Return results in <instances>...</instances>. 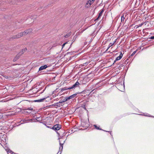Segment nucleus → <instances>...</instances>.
I'll list each match as a JSON object with an SVG mask.
<instances>
[{"mask_svg": "<svg viewBox=\"0 0 154 154\" xmlns=\"http://www.w3.org/2000/svg\"><path fill=\"white\" fill-rule=\"evenodd\" d=\"M116 61H115V60L114 61V63L116 62Z\"/></svg>", "mask_w": 154, "mask_h": 154, "instance_id": "obj_28", "label": "nucleus"}, {"mask_svg": "<svg viewBox=\"0 0 154 154\" xmlns=\"http://www.w3.org/2000/svg\"><path fill=\"white\" fill-rule=\"evenodd\" d=\"M144 116H146L154 117V116H150V115L149 114H148V115H144Z\"/></svg>", "mask_w": 154, "mask_h": 154, "instance_id": "obj_21", "label": "nucleus"}, {"mask_svg": "<svg viewBox=\"0 0 154 154\" xmlns=\"http://www.w3.org/2000/svg\"><path fill=\"white\" fill-rule=\"evenodd\" d=\"M66 43H67V42H66V43H64V44L63 45H62V48H63V47H64V46H65V45L66 44Z\"/></svg>", "mask_w": 154, "mask_h": 154, "instance_id": "obj_24", "label": "nucleus"}, {"mask_svg": "<svg viewBox=\"0 0 154 154\" xmlns=\"http://www.w3.org/2000/svg\"><path fill=\"white\" fill-rule=\"evenodd\" d=\"M92 4L90 3V2H89L88 3V1L86 3V7H87V8L90 7L91 5Z\"/></svg>", "mask_w": 154, "mask_h": 154, "instance_id": "obj_9", "label": "nucleus"}, {"mask_svg": "<svg viewBox=\"0 0 154 154\" xmlns=\"http://www.w3.org/2000/svg\"><path fill=\"white\" fill-rule=\"evenodd\" d=\"M48 67L46 65H45L40 67L39 68V70L41 71L46 69Z\"/></svg>", "mask_w": 154, "mask_h": 154, "instance_id": "obj_6", "label": "nucleus"}, {"mask_svg": "<svg viewBox=\"0 0 154 154\" xmlns=\"http://www.w3.org/2000/svg\"><path fill=\"white\" fill-rule=\"evenodd\" d=\"M32 31V29H29L26 30L24 32H21L17 34V35L15 37H14V38H18L22 36L23 35H26V34H27L29 33L30 32H31Z\"/></svg>", "mask_w": 154, "mask_h": 154, "instance_id": "obj_1", "label": "nucleus"}, {"mask_svg": "<svg viewBox=\"0 0 154 154\" xmlns=\"http://www.w3.org/2000/svg\"><path fill=\"white\" fill-rule=\"evenodd\" d=\"M70 35V33H68L65 36V38H67V37H69Z\"/></svg>", "mask_w": 154, "mask_h": 154, "instance_id": "obj_16", "label": "nucleus"}, {"mask_svg": "<svg viewBox=\"0 0 154 154\" xmlns=\"http://www.w3.org/2000/svg\"><path fill=\"white\" fill-rule=\"evenodd\" d=\"M122 53H121L119 56L116 58L115 61H117L121 59L122 57Z\"/></svg>", "mask_w": 154, "mask_h": 154, "instance_id": "obj_7", "label": "nucleus"}, {"mask_svg": "<svg viewBox=\"0 0 154 154\" xmlns=\"http://www.w3.org/2000/svg\"><path fill=\"white\" fill-rule=\"evenodd\" d=\"M89 63L88 62H86L84 63H83V66H86L87 65H88V64Z\"/></svg>", "mask_w": 154, "mask_h": 154, "instance_id": "obj_22", "label": "nucleus"}, {"mask_svg": "<svg viewBox=\"0 0 154 154\" xmlns=\"http://www.w3.org/2000/svg\"><path fill=\"white\" fill-rule=\"evenodd\" d=\"M20 53H19L16 56V57L14 58V61H16L19 58V57L21 55V54H20Z\"/></svg>", "mask_w": 154, "mask_h": 154, "instance_id": "obj_8", "label": "nucleus"}, {"mask_svg": "<svg viewBox=\"0 0 154 154\" xmlns=\"http://www.w3.org/2000/svg\"><path fill=\"white\" fill-rule=\"evenodd\" d=\"M150 38H151V39H154V36H151V37H150Z\"/></svg>", "mask_w": 154, "mask_h": 154, "instance_id": "obj_26", "label": "nucleus"}, {"mask_svg": "<svg viewBox=\"0 0 154 154\" xmlns=\"http://www.w3.org/2000/svg\"><path fill=\"white\" fill-rule=\"evenodd\" d=\"M27 50V49L26 48H24V49H23L22 51L21 52H20V54H21V55L23 53V51H26Z\"/></svg>", "mask_w": 154, "mask_h": 154, "instance_id": "obj_13", "label": "nucleus"}, {"mask_svg": "<svg viewBox=\"0 0 154 154\" xmlns=\"http://www.w3.org/2000/svg\"><path fill=\"white\" fill-rule=\"evenodd\" d=\"M82 107L83 108H84L85 109H86L85 105L83 104L82 106Z\"/></svg>", "mask_w": 154, "mask_h": 154, "instance_id": "obj_23", "label": "nucleus"}, {"mask_svg": "<svg viewBox=\"0 0 154 154\" xmlns=\"http://www.w3.org/2000/svg\"><path fill=\"white\" fill-rule=\"evenodd\" d=\"M103 12H104V10L103 9L101 11L100 13L99 14V15L98 16L96 20H99L100 17L102 15V14L103 13Z\"/></svg>", "mask_w": 154, "mask_h": 154, "instance_id": "obj_5", "label": "nucleus"}, {"mask_svg": "<svg viewBox=\"0 0 154 154\" xmlns=\"http://www.w3.org/2000/svg\"><path fill=\"white\" fill-rule=\"evenodd\" d=\"M63 143L62 144L61 143H60V150L61 151H62L63 149Z\"/></svg>", "mask_w": 154, "mask_h": 154, "instance_id": "obj_10", "label": "nucleus"}, {"mask_svg": "<svg viewBox=\"0 0 154 154\" xmlns=\"http://www.w3.org/2000/svg\"><path fill=\"white\" fill-rule=\"evenodd\" d=\"M6 151H7L8 154H12L13 153L12 151L9 149H7Z\"/></svg>", "mask_w": 154, "mask_h": 154, "instance_id": "obj_11", "label": "nucleus"}, {"mask_svg": "<svg viewBox=\"0 0 154 154\" xmlns=\"http://www.w3.org/2000/svg\"><path fill=\"white\" fill-rule=\"evenodd\" d=\"M61 128V125L59 124H56L55 125L51 128L52 129L56 131H58L60 130Z\"/></svg>", "mask_w": 154, "mask_h": 154, "instance_id": "obj_3", "label": "nucleus"}, {"mask_svg": "<svg viewBox=\"0 0 154 154\" xmlns=\"http://www.w3.org/2000/svg\"><path fill=\"white\" fill-rule=\"evenodd\" d=\"M94 128L97 130H101V129H100L99 127H97L96 125H94Z\"/></svg>", "mask_w": 154, "mask_h": 154, "instance_id": "obj_14", "label": "nucleus"}, {"mask_svg": "<svg viewBox=\"0 0 154 154\" xmlns=\"http://www.w3.org/2000/svg\"><path fill=\"white\" fill-rule=\"evenodd\" d=\"M27 110L31 111V110H32V108L30 107V108H28L27 109H25V110L24 111H25V112H27V113H29V112L27 111H26Z\"/></svg>", "mask_w": 154, "mask_h": 154, "instance_id": "obj_12", "label": "nucleus"}, {"mask_svg": "<svg viewBox=\"0 0 154 154\" xmlns=\"http://www.w3.org/2000/svg\"><path fill=\"white\" fill-rule=\"evenodd\" d=\"M143 24H144V23H142L141 24H139V25H138V26L137 27H139L143 25Z\"/></svg>", "mask_w": 154, "mask_h": 154, "instance_id": "obj_19", "label": "nucleus"}, {"mask_svg": "<svg viewBox=\"0 0 154 154\" xmlns=\"http://www.w3.org/2000/svg\"><path fill=\"white\" fill-rule=\"evenodd\" d=\"M136 52V51H134L131 55V56H133Z\"/></svg>", "mask_w": 154, "mask_h": 154, "instance_id": "obj_20", "label": "nucleus"}, {"mask_svg": "<svg viewBox=\"0 0 154 154\" xmlns=\"http://www.w3.org/2000/svg\"><path fill=\"white\" fill-rule=\"evenodd\" d=\"M31 121H33V120H34V122H35L37 120L36 119H31L30 120Z\"/></svg>", "mask_w": 154, "mask_h": 154, "instance_id": "obj_25", "label": "nucleus"}, {"mask_svg": "<svg viewBox=\"0 0 154 154\" xmlns=\"http://www.w3.org/2000/svg\"><path fill=\"white\" fill-rule=\"evenodd\" d=\"M48 127V128H51V127H48H48Z\"/></svg>", "mask_w": 154, "mask_h": 154, "instance_id": "obj_27", "label": "nucleus"}, {"mask_svg": "<svg viewBox=\"0 0 154 154\" xmlns=\"http://www.w3.org/2000/svg\"><path fill=\"white\" fill-rule=\"evenodd\" d=\"M125 19V17L124 16H122L121 17V21L122 22L123 21H124V20Z\"/></svg>", "mask_w": 154, "mask_h": 154, "instance_id": "obj_18", "label": "nucleus"}, {"mask_svg": "<svg viewBox=\"0 0 154 154\" xmlns=\"http://www.w3.org/2000/svg\"><path fill=\"white\" fill-rule=\"evenodd\" d=\"M115 43V42H114L112 44V43H110V44H109V48H108L107 49V50H106V51H107V50H108V49L110 48V47L111 46H112V45H113Z\"/></svg>", "mask_w": 154, "mask_h": 154, "instance_id": "obj_15", "label": "nucleus"}, {"mask_svg": "<svg viewBox=\"0 0 154 154\" xmlns=\"http://www.w3.org/2000/svg\"><path fill=\"white\" fill-rule=\"evenodd\" d=\"M95 0H89L88 1V3H89V2H90V3H91V4L93 3L94 2V1H95Z\"/></svg>", "mask_w": 154, "mask_h": 154, "instance_id": "obj_17", "label": "nucleus"}, {"mask_svg": "<svg viewBox=\"0 0 154 154\" xmlns=\"http://www.w3.org/2000/svg\"><path fill=\"white\" fill-rule=\"evenodd\" d=\"M79 83L78 82H77L72 87H69L68 88H67V87L63 88L61 90V91H63L66 90L68 89L70 90L74 88L78 87V85H79Z\"/></svg>", "mask_w": 154, "mask_h": 154, "instance_id": "obj_2", "label": "nucleus"}, {"mask_svg": "<svg viewBox=\"0 0 154 154\" xmlns=\"http://www.w3.org/2000/svg\"><path fill=\"white\" fill-rule=\"evenodd\" d=\"M77 95V94H73V95H71V96H70L68 97H67L66 98V101H67L68 100H69V99H72L74 97H75L76 96V95Z\"/></svg>", "mask_w": 154, "mask_h": 154, "instance_id": "obj_4", "label": "nucleus"}]
</instances>
